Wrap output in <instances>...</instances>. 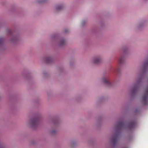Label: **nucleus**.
<instances>
[{
	"mask_svg": "<svg viewBox=\"0 0 148 148\" xmlns=\"http://www.w3.org/2000/svg\"><path fill=\"white\" fill-rule=\"evenodd\" d=\"M102 60L101 57L100 56H97L92 58L90 60V62L92 64H98L101 62Z\"/></svg>",
	"mask_w": 148,
	"mask_h": 148,
	"instance_id": "1",
	"label": "nucleus"
},
{
	"mask_svg": "<svg viewBox=\"0 0 148 148\" xmlns=\"http://www.w3.org/2000/svg\"><path fill=\"white\" fill-rule=\"evenodd\" d=\"M143 102L144 105H146L148 103V86L145 89L144 96L142 98Z\"/></svg>",
	"mask_w": 148,
	"mask_h": 148,
	"instance_id": "2",
	"label": "nucleus"
},
{
	"mask_svg": "<svg viewBox=\"0 0 148 148\" xmlns=\"http://www.w3.org/2000/svg\"><path fill=\"white\" fill-rule=\"evenodd\" d=\"M101 82L104 84L108 86L111 85V83L108 77L106 76L103 77L100 79Z\"/></svg>",
	"mask_w": 148,
	"mask_h": 148,
	"instance_id": "3",
	"label": "nucleus"
},
{
	"mask_svg": "<svg viewBox=\"0 0 148 148\" xmlns=\"http://www.w3.org/2000/svg\"><path fill=\"white\" fill-rule=\"evenodd\" d=\"M39 121V119L38 118L33 119L31 121V125L32 127H35L37 125Z\"/></svg>",
	"mask_w": 148,
	"mask_h": 148,
	"instance_id": "4",
	"label": "nucleus"
},
{
	"mask_svg": "<svg viewBox=\"0 0 148 148\" xmlns=\"http://www.w3.org/2000/svg\"><path fill=\"white\" fill-rule=\"evenodd\" d=\"M43 60L46 63H49L53 60V58L51 56H47L44 58Z\"/></svg>",
	"mask_w": 148,
	"mask_h": 148,
	"instance_id": "5",
	"label": "nucleus"
},
{
	"mask_svg": "<svg viewBox=\"0 0 148 148\" xmlns=\"http://www.w3.org/2000/svg\"><path fill=\"white\" fill-rule=\"evenodd\" d=\"M64 6L62 4H60L57 5L56 7V10L57 11H59L63 9Z\"/></svg>",
	"mask_w": 148,
	"mask_h": 148,
	"instance_id": "6",
	"label": "nucleus"
},
{
	"mask_svg": "<svg viewBox=\"0 0 148 148\" xmlns=\"http://www.w3.org/2000/svg\"><path fill=\"white\" fill-rule=\"evenodd\" d=\"M124 61V58L123 56H121L118 61L119 64H123Z\"/></svg>",
	"mask_w": 148,
	"mask_h": 148,
	"instance_id": "7",
	"label": "nucleus"
},
{
	"mask_svg": "<svg viewBox=\"0 0 148 148\" xmlns=\"http://www.w3.org/2000/svg\"><path fill=\"white\" fill-rule=\"evenodd\" d=\"M125 125V123L123 122H120L117 125V127L119 129H121L124 127Z\"/></svg>",
	"mask_w": 148,
	"mask_h": 148,
	"instance_id": "8",
	"label": "nucleus"
},
{
	"mask_svg": "<svg viewBox=\"0 0 148 148\" xmlns=\"http://www.w3.org/2000/svg\"><path fill=\"white\" fill-rule=\"evenodd\" d=\"M66 43L65 40L63 39H60V42L58 43V45L60 46H62L64 45Z\"/></svg>",
	"mask_w": 148,
	"mask_h": 148,
	"instance_id": "9",
	"label": "nucleus"
},
{
	"mask_svg": "<svg viewBox=\"0 0 148 148\" xmlns=\"http://www.w3.org/2000/svg\"><path fill=\"white\" fill-rule=\"evenodd\" d=\"M135 125V123L134 122H132L129 124L127 127L129 129H131Z\"/></svg>",
	"mask_w": 148,
	"mask_h": 148,
	"instance_id": "10",
	"label": "nucleus"
},
{
	"mask_svg": "<svg viewBox=\"0 0 148 148\" xmlns=\"http://www.w3.org/2000/svg\"><path fill=\"white\" fill-rule=\"evenodd\" d=\"M118 140V137L117 136H115L112 137V141L113 142V144L114 145L117 142Z\"/></svg>",
	"mask_w": 148,
	"mask_h": 148,
	"instance_id": "11",
	"label": "nucleus"
},
{
	"mask_svg": "<svg viewBox=\"0 0 148 148\" xmlns=\"http://www.w3.org/2000/svg\"><path fill=\"white\" fill-rule=\"evenodd\" d=\"M144 66L145 67L148 66V59H147V60L145 62Z\"/></svg>",
	"mask_w": 148,
	"mask_h": 148,
	"instance_id": "12",
	"label": "nucleus"
},
{
	"mask_svg": "<svg viewBox=\"0 0 148 148\" xmlns=\"http://www.w3.org/2000/svg\"><path fill=\"white\" fill-rule=\"evenodd\" d=\"M3 42V39L2 38H0V46L2 45Z\"/></svg>",
	"mask_w": 148,
	"mask_h": 148,
	"instance_id": "13",
	"label": "nucleus"
},
{
	"mask_svg": "<svg viewBox=\"0 0 148 148\" xmlns=\"http://www.w3.org/2000/svg\"><path fill=\"white\" fill-rule=\"evenodd\" d=\"M17 40V38L16 37H14L11 40V41L12 42H14L15 40Z\"/></svg>",
	"mask_w": 148,
	"mask_h": 148,
	"instance_id": "14",
	"label": "nucleus"
},
{
	"mask_svg": "<svg viewBox=\"0 0 148 148\" xmlns=\"http://www.w3.org/2000/svg\"><path fill=\"white\" fill-rule=\"evenodd\" d=\"M136 88H134L133 89V91L132 92V93H134L136 90Z\"/></svg>",
	"mask_w": 148,
	"mask_h": 148,
	"instance_id": "15",
	"label": "nucleus"
},
{
	"mask_svg": "<svg viewBox=\"0 0 148 148\" xmlns=\"http://www.w3.org/2000/svg\"><path fill=\"white\" fill-rule=\"evenodd\" d=\"M56 37V36H55L54 35H53L51 36V39H53Z\"/></svg>",
	"mask_w": 148,
	"mask_h": 148,
	"instance_id": "16",
	"label": "nucleus"
},
{
	"mask_svg": "<svg viewBox=\"0 0 148 148\" xmlns=\"http://www.w3.org/2000/svg\"><path fill=\"white\" fill-rule=\"evenodd\" d=\"M56 132V131L54 130H53L52 131V133L53 134H54Z\"/></svg>",
	"mask_w": 148,
	"mask_h": 148,
	"instance_id": "17",
	"label": "nucleus"
},
{
	"mask_svg": "<svg viewBox=\"0 0 148 148\" xmlns=\"http://www.w3.org/2000/svg\"><path fill=\"white\" fill-rule=\"evenodd\" d=\"M142 26V24H140L139 26V27H141V26Z\"/></svg>",
	"mask_w": 148,
	"mask_h": 148,
	"instance_id": "18",
	"label": "nucleus"
}]
</instances>
